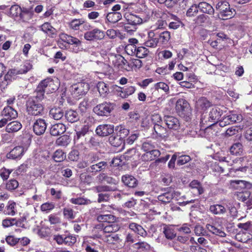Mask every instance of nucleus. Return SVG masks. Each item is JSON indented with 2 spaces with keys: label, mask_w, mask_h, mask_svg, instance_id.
<instances>
[{
  "label": "nucleus",
  "mask_w": 252,
  "mask_h": 252,
  "mask_svg": "<svg viewBox=\"0 0 252 252\" xmlns=\"http://www.w3.org/2000/svg\"><path fill=\"white\" fill-rule=\"evenodd\" d=\"M116 63L115 66H123L126 70H136L142 66V62L139 59H133L129 63H128L126 60L122 56L118 55L115 57Z\"/></svg>",
  "instance_id": "f257e3e1"
},
{
  "label": "nucleus",
  "mask_w": 252,
  "mask_h": 252,
  "mask_svg": "<svg viewBox=\"0 0 252 252\" xmlns=\"http://www.w3.org/2000/svg\"><path fill=\"white\" fill-rule=\"evenodd\" d=\"M217 10L219 11L218 16L222 20H226L231 18L234 14L235 10L230 7L226 1H219L216 6Z\"/></svg>",
  "instance_id": "f03ea898"
},
{
  "label": "nucleus",
  "mask_w": 252,
  "mask_h": 252,
  "mask_svg": "<svg viewBox=\"0 0 252 252\" xmlns=\"http://www.w3.org/2000/svg\"><path fill=\"white\" fill-rule=\"evenodd\" d=\"M8 14L15 20L23 22H27L31 18V14L27 10L23 11L18 5H12Z\"/></svg>",
  "instance_id": "7ed1b4c3"
},
{
  "label": "nucleus",
  "mask_w": 252,
  "mask_h": 252,
  "mask_svg": "<svg viewBox=\"0 0 252 252\" xmlns=\"http://www.w3.org/2000/svg\"><path fill=\"white\" fill-rule=\"evenodd\" d=\"M26 106L28 113L34 116L40 115L44 109L41 102L35 98H29Z\"/></svg>",
  "instance_id": "20e7f679"
},
{
  "label": "nucleus",
  "mask_w": 252,
  "mask_h": 252,
  "mask_svg": "<svg viewBox=\"0 0 252 252\" xmlns=\"http://www.w3.org/2000/svg\"><path fill=\"white\" fill-rule=\"evenodd\" d=\"M222 114V111L220 108L217 107L212 108L209 112L208 117L206 115H202L200 119V123L202 125L207 124L208 122H212L213 124H216L218 122L220 117Z\"/></svg>",
  "instance_id": "39448f33"
},
{
  "label": "nucleus",
  "mask_w": 252,
  "mask_h": 252,
  "mask_svg": "<svg viewBox=\"0 0 252 252\" xmlns=\"http://www.w3.org/2000/svg\"><path fill=\"white\" fill-rule=\"evenodd\" d=\"M114 104L109 102H103L94 107V112L99 116H108L114 109Z\"/></svg>",
  "instance_id": "423d86ee"
},
{
  "label": "nucleus",
  "mask_w": 252,
  "mask_h": 252,
  "mask_svg": "<svg viewBox=\"0 0 252 252\" xmlns=\"http://www.w3.org/2000/svg\"><path fill=\"white\" fill-rule=\"evenodd\" d=\"M242 120V116L241 114H237L234 111H230L229 114L219 122V125L221 127H224L230 124L241 122Z\"/></svg>",
  "instance_id": "0eeeda50"
},
{
  "label": "nucleus",
  "mask_w": 252,
  "mask_h": 252,
  "mask_svg": "<svg viewBox=\"0 0 252 252\" xmlns=\"http://www.w3.org/2000/svg\"><path fill=\"white\" fill-rule=\"evenodd\" d=\"M89 89V85L85 82H79L71 86L70 91L74 97L85 94Z\"/></svg>",
  "instance_id": "6e6552de"
},
{
  "label": "nucleus",
  "mask_w": 252,
  "mask_h": 252,
  "mask_svg": "<svg viewBox=\"0 0 252 252\" xmlns=\"http://www.w3.org/2000/svg\"><path fill=\"white\" fill-rule=\"evenodd\" d=\"M105 32L95 28L94 29L86 32L84 34V38L88 41H96L104 38Z\"/></svg>",
  "instance_id": "1a4fd4ad"
},
{
  "label": "nucleus",
  "mask_w": 252,
  "mask_h": 252,
  "mask_svg": "<svg viewBox=\"0 0 252 252\" xmlns=\"http://www.w3.org/2000/svg\"><path fill=\"white\" fill-rule=\"evenodd\" d=\"M176 109L181 116L187 115L190 112V108L188 102L184 98L179 99L176 104Z\"/></svg>",
  "instance_id": "9d476101"
},
{
  "label": "nucleus",
  "mask_w": 252,
  "mask_h": 252,
  "mask_svg": "<svg viewBox=\"0 0 252 252\" xmlns=\"http://www.w3.org/2000/svg\"><path fill=\"white\" fill-rule=\"evenodd\" d=\"M206 229L210 232L221 237H224L226 236L222 227L216 222H213L212 223H208L206 225Z\"/></svg>",
  "instance_id": "9b49d317"
},
{
  "label": "nucleus",
  "mask_w": 252,
  "mask_h": 252,
  "mask_svg": "<svg viewBox=\"0 0 252 252\" xmlns=\"http://www.w3.org/2000/svg\"><path fill=\"white\" fill-rule=\"evenodd\" d=\"M114 131V126L109 124L100 125L97 126L95 132L99 136H106Z\"/></svg>",
  "instance_id": "f8f14e48"
},
{
  "label": "nucleus",
  "mask_w": 252,
  "mask_h": 252,
  "mask_svg": "<svg viewBox=\"0 0 252 252\" xmlns=\"http://www.w3.org/2000/svg\"><path fill=\"white\" fill-rule=\"evenodd\" d=\"M26 151V149L23 146H16L11 150L6 156L8 158L10 159H20Z\"/></svg>",
  "instance_id": "ddd939ff"
},
{
  "label": "nucleus",
  "mask_w": 252,
  "mask_h": 252,
  "mask_svg": "<svg viewBox=\"0 0 252 252\" xmlns=\"http://www.w3.org/2000/svg\"><path fill=\"white\" fill-rule=\"evenodd\" d=\"M164 119L168 128L173 130H177L179 129L180 124L177 118L172 116H165Z\"/></svg>",
  "instance_id": "4468645a"
},
{
  "label": "nucleus",
  "mask_w": 252,
  "mask_h": 252,
  "mask_svg": "<svg viewBox=\"0 0 252 252\" xmlns=\"http://www.w3.org/2000/svg\"><path fill=\"white\" fill-rule=\"evenodd\" d=\"M1 115L10 121L16 119L18 116V113L11 106H7L4 107L1 112Z\"/></svg>",
  "instance_id": "2eb2a0df"
},
{
  "label": "nucleus",
  "mask_w": 252,
  "mask_h": 252,
  "mask_svg": "<svg viewBox=\"0 0 252 252\" xmlns=\"http://www.w3.org/2000/svg\"><path fill=\"white\" fill-rule=\"evenodd\" d=\"M46 127L45 121L42 119H38L34 123L33 130L36 135H40L45 132Z\"/></svg>",
  "instance_id": "dca6fc26"
},
{
  "label": "nucleus",
  "mask_w": 252,
  "mask_h": 252,
  "mask_svg": "<svg viewBox=\"0 0 252 252\" xmlns=\"http://www.w3.org/2000/svg\"><path fill=\"white\" fill-rule=\"evenodd\" d=\"M39 29L43 32L49 36L54 38L57 34V30L54 28L50 23L45 22L39 26Z\"/></svg>",
  "instance_id": "f3484780"
},
{
  "label": "nucleus",
  "mask_w": 252,
  "mask_h": 252,
  "mask_svg": "<svg viewBox=\"0 0 252 252\" xmlns=\"http://www.w3.org/2000/svg\"><path fill=\"white\" fill-rule=\"evenodd\" d=\"M89 126L84 125L80 130L76 131V135L74 137V141L75 144H79V141L82 143L85 139V135L89 132Z\"/></svg>",
  "instance_id": "a211bd4d"
},
{
  "label": "nucleus",
  "mask_w": 252,
  "mask_h": 252,
  "mask_svg": "<svg viewBox=\"0 0 252 252\" xmlns=\"http://www.w3.org/2000/svg\"><path fill=\"white\" fill-rule=\"evenodd\" d=\"M211 103L205 97L199 98L196 102L195 108L198 111L202 113L211 106Z\"/></svg>",
  "instance_id": "6ab92c4d"
},
{
  "label": "nucleus",
  "mask_w": 252,
  "mask_h": 252,
  "mask_svg": "<svg viewBox=\"0 0 252 252\" xmlns=\"http://www.w3.org/2000/svg\"><path fill=\"white\" fill-rule=\"evenodd\" d=\"M188 0H158L159 3H164L167 7H173L178 5L182 8H185L187 5Z\"/></svg>",
  "instance_id": "aec40b11"
},
{
  "label": "nucleus",
  "mask_w": 252,
  "mask_h": 252,
  "mask_svg": "<svg viewBox=\"0 0 252 252\" xmlns=\"http://www.w3.org/2000/svg\"><path fill=\"white\" fill-rule=\"evenodd\" d=\"M124 17L127 22L131 25L136 26L140 24L143 22V19L139 16L130 12H126L124 15Z\"/></svg>",
  "instance_id": "412c9836"
},
{
  "label": "nucleus",
  "mask_w": 252,
  "mask_h": 252,
  "mask_svg": "<svg viewBox=\"0 0 252 252\" xmlns=\"http://www.w3.org/2000/svg\"><path fill=\"white\" fill-rule=\"evenodd\" d=\"M54 85V81L51 78H47L42 81L38 85L37 88L43 90H45L46 92L50 91L51 89L53 91H55L57 89L58 87L55 88L52 87Z\"/></svg>",
  "instance_id": "4be33fe9"
},
{
  "label": "nucleus",
  "mask_w": 252,
  "mask_h": 252,
  "mask_svg": "<svg viewBox=\"0 0 252 252\" xmlns=\"http://www.w3.org/2000/svg\"><path fill=\"white\" fill-rule=\"evenodd\" d=\"M66 130V126L63 123H57L52 126L50 133L52 135L57 136L63 134Z\"/></svg>",
  "instance_id": "5701e85b"
},
{
  "label": "nucleus",
  "mask_w": 252,
  "mask_h": 252,
  "mask_svg": "<svg viewBox=\"0 0 252 252\" xmlns=\"http://www.w3.org/2000/svg\"><path fill=\"white\" fill-rule=\"evenodd\" d=\"M230 186L236 189H250L252 187V184L244 180H232L230 182Z\"/></svg>",
  "instance_id": "b1692460"
},
{
  "label": "nucleus",
  "mask_w": 252,
  "mask_h": 252,
  "mask_svg": "<svg viewBox=\"0 0 252 252\" xmlns=\"http://www.w3.org/2000/svg\"><path fill=\"white\" fill-rule=\"evenodd\" d=\"M18 74H21L20 71L16 69H12L8 70L4 76L3 84L7 86L12 80L14 79Z\"/></svg>",
  "instance_id": "393cba45"
},
{
  "label": "nucleus",
  "mask_w": 252,
  "mask_h": 252,
  "mask_svg": "<svg viewBox=\"0 0 252 252\" xmlns=\"http://www.w3.org/2000/svg\"><path fill=\"white\" fill-rule=\"evenodd\" d=\"M129 228L135 233H136L143 237H145L147 235L146 231L143 228V227L135 222L130 223L129 224Z\"/></svg>",
  "instance_id": "a878e982"
},
{
  "label": "nucleus",
  "mask_w": 252,
  "mask_h": 252,
  "mask_svg": "<svg viewBox=\"0 0 252 252\" xmlns=\"http://www.w3.org/2000/svg\"><path fill=\"white\" fill-rule=\"evenodd\" d=\"M238 199L245 202L248 206L252 205V197L251 196L250 192L248 191H242L237 194Z\"/></svg>",
  "instance_id": "bb28decb"
},
{
  "label": "nucleus",
  "mask_w": 252,
  "mask_h": 252,
  "mask_svg": "<svg viewBox=\"0 0 252 252\" xmlns=\"http://www.w3.org/2000/svg\"><path fill=\"white\" fill-rule=\"evenodd\" d=\"M155 33L153 31H150L148 32V37L147 40L145 42V45L148 47L155 48L158 43V40L157 38L154 37Z\"/></svg>",
  "instance_id": "cd10ccee"
},
{
  "label": "nucleus",
  "mask_w": 252,
  "mask_h": 252,
  "mask_svg": "<svg viewBox=\"0 0 252 252\" xmlns=\"http://www.w3.org/2000/svg\"><path fill=\"white\" fill-rule=\"evenodd\" d=\"M60 39L64 42L68 44V45H71L78 43L81 41L76 37L69 35L64 33H62L60 34Z\"/></svg>",
  "instance_id": "c85d7f7f"
},
{
  "label": "nucleus",
  "mask_w": 252,
  "mask_h": 252,
  "mask_svg": "<svg viewBox=\"0 0 252 252\" xmlns=\"http://www.w3.org/2000/svg\"><path fill=\"white\" fill-rule=\"evenodd\" d=\"M22 124L18 121H13L8 123L5 127V131L8 133L17 132L22 128Z\"/></svg>",
  "instance_id": "c756f323"
},
{
  "label": "nucleus",
  "mask_w": 252,
  "mask_h": 252,
  "mask_svg": "<svg viewBox=\"0 0 252 252\" xmlns=\"http://www.w3.org/2000/svg\"><path fill=\"white\" fill-rule=\"evenodd\" d=\"M17 212V205L13 201H9L5 207L3 213L9 216H14Z\"/></svg>",
  "instance_id": "7c9ffc66"
},
{
  "label": "nucleus",
  "mask_w": 252,
  "mask_h": 252,
  "mask_svg": "<svg viewBox=\"0 0 252 252\" xmlns=\"http://www.w3.org/2000/svg\"><path fill=\"white\" fill-rule=\"evenodd\" d=\"M160 155V152L158 150H152L143 154L142 159L144 161L154 160Z\"/></svg>",
  "instance_id": "2f4dec72"
},
{
  "label": "nucleus",
  "mask_w": 252,
  "mask_h": 252,
  "mask_svg": "<svg viewBox=\"0 0 252 252\" xmlns=\"http://www.w3.org/2000/svg\"><path fill=\"white\" fill-rule=\"evenodd\" d=\"M122 180L125 185L130 188H134L137 185V180L131 175H124Z\"/></svg>",
  "instance_id": "473e14b6"
},
{
  "label": "nucleus",
  "mask_w": 252,
  "mask_h": 252,
  "mask_svg": "<svg viewBox=\"0 0 252 252\" xmlns=\"http://www.w3.org/2000/svg\"><path fill=\"white\" fill-rule=\"evenodd\" d=\"M189 187L192 191L197 195H200L204 192V189L201 184L197 180H193L189 184Z\"/></svg>",
  "instance_id": "72a5a7b5"
},
{
  "label": "nucleus",
  "mask_w": 252,
  "mask_h": 252,
  "mask_svg": "<svg viewBox=\"0 0 252 252\" xmlns=\"http://www.w3.org/2000/svg\"><path fill=\"white\" fill-rule=\"evenodd\" d=\"M99 243L98 240L91 237L86 236L84 237L82 246H88L90 247L99 248Z\"/></svg>",
  "instance_id": "f704fd0d"
},
{
  "label": "nucleus",
  "mask_w": 252,
  "mask_h": 252,
  "mask_svg": "<svg viewBox=\"0 0 252 252\" xmlns=\"http://www.w3.org/2000/svg\"><path fill=\"white\" fill-rule=\"evenodd\" d=\"M199 9L203 13L213 15L214 13V9L212 6L206 2H200L198 5Z\"/></svg>",
  "instance_id": "c9c22d12"
},
{
  "label": "nucleus",
  "mask_w": 252,
  "mask_h": 252,
  "mask_svg": "<svg viewBox=\"0 0 252 252\" xmlns=\"http://www.w3.org/2000/svg\"><path fill=\"white\" fill-rule=\"evenodd\" d=\"M49 115L53 119L59 120L63 117L64 112L61 108H53L50 110Z\"/></svg>",
  "instance_id": "e433bc0d"
},
{
  "label": "nucleus",
  "mask_w": 252,
  "mask_h": 252,
  "mask_svg": "<svg viewBox=\"0 0 252 252\" xmlns=\"http://www.w3.org/2000/svg\"><path fill=\"white\" fill-rule=\"evenodd\" d=\"M66 120L70 123H74L79 119V116L76 111L69 110L65 114Z\"/></svg>",
  "instance_id": "4c0bfd02"
},
{
  "label": "nucleus",
  "mask_w": 252,
  "mask_h": 252,
  "mask_svg": "<svg viewBox=\"0 0 252 252\" xmlns=\"http://www.w3.org/2000/svg\"><path fill=\"white\" fill-rule=\"evenodd\" d=\"M236 238L238 241L246 243L252 239V234L250 232L240 231L236 234Z\"/></svg>",
  "instance_id": "58836bf2"
},
{
  "label": "nucleus",
  "mask_w": 252,
  "mask_h": 252,
  "mask_svg": "<svg viewBox=\"0 0 252 252\" xmlns=\"http://www.w3.org/2000/svg\"><path fill=\"white\" fill-rule=\"evenodd\" d=\"M107 163L105 161H101L96 164H93L90 166L89 170L91 172H96L100 171L106 168Z\"/></svg>",
  "instance_id": "ea45409f"
},
{
  "label": "nucleus",
  "mask_w": 252,
  "mask_h": 252,
  "mask_svg": "<svg viewBox=\"0 0 252 252\" xmlns=\"http://www.w3.org/2000/svg\"><path fill=\"white\" fill-rule=\"evenodd\" d=\"M96 220L99 222H108L110 223L115 221L116 217L109 214L106 215H98L96 217Z\"/></svg>",
  "instance_id": "a19ab883"
},
{
  "label": "nucleus",
  "mask_w": 252,
  "mask_h": 252,
  "mask_svg": "<svg viewBox=\"0 0 252 252\" xmlns=\"http://www.w3.org/2000/svg\"><path fill=\"white\" fill-rule=\"evenodd\" d=\"M113 223L109 224L104 227L103 229V232L105 233H114L118 231L120 228L118 223L113 222Z\"/></svg>",
  "instance_id": "79ce46f5"
},
{
  "label": "nucleus",
  "mask_w": 252,
  "mask_h": 252,
  "mask_svg": "<svg viewBox=\"0 0 252 252\" xmlns=\"http://www.w3.org/2000/svg\"><path fill=\"white\" fill-rule=\"evenodd\" d=\"M120 12H109L106 16L107 20L110 23H116L122 19Z\"/></svg>",
  "instance_id": "37998d69"
},
{
  "label": "nucleus",
  "mask_w": 252,
  "mask_h": 252,
  "mask_svg": "<svg viewBox=\"0 0 252 252\" xmlns=\"http://www.w3.org/2000/svg\"><path fill=\"white\" fill-rule=\"evenodd\" d=\"M211 212L215 215H221L224 214L226 209L224 206L219 204L211 205L209 209Z\"/></svg>",
  "instance_id": "c03bdc74"
},
{
  "label": "nucleus",
  "mask_w": 252,
  "mask_h": 252,
  "mask_svg": "<svg viewBox=\"0 0 252 252\" xmlns=\"http://www.w3.org/2000/svg\"><path fill=\"white\" fill-rule=\"evenodd\" d=\"M163 233L165 237L168 239H172L176 235L175 229L171 226H165L164 227Z\"/></svg>",
  "instance_id": "a18cd8bd"
},
{
  "label": "nucleus",
  "mask_w": 252,
  "mask_h": 252,
  "mask_svg": "<svg viewBox=\"0 0 252 252\" xmlns=\"http://www.w3.org/2000/svg\"><path fill=\"white\" fill-rule=\"evenodd\" d=\"M133 248L139 252H146L150 250V245L145 242H139L133 245Z\"/></svg>",
  "instance_id": "49530a36"
},
{
  "label": "nucleus",
  "mask_w": 252,
  "mask_h": 252,
  "mask_svg": "<svg viewBox=\"0 0 252 252\" xmlns=\"http://www.w3.org/2000/svg\"><path fill=\"white\" fill-rule=\"evenodd\" d=\"M230 152L234 155H240L243 152V146L241 143L238 142L234 144L230 148Z\"/></svg>",
  "instance_id": "de8ad7c7"
},
{
  "label": "nucleus",
  "mask_w": 252,
  "mask_h": 252,
  "mask_svg": "<svg viewBox=\"0 0 252 252\" xmlns=\"http://www.w3.org/2000/svg\"><path fill=\"white\" fill-rule=\"evenodd\" d=\"M97 88L100 95L104 97L109 92V88L103 82H99L97 84Z\"/></svg>",
  "instance_id": "09e8293b"
},
{
  "label": "nucleus",
  "mask_w": 252,
  "mask_h": 252,
  "mask_svg": "<svg viewBox=\"0 0 252 252\" xmlns=\"http://www.w3.org/2000/svg\"><path fill=\"white\" fill-rule=\"evenodd\" d=\"M70 202L76 205H88L92 203V201L85 197L72 198L70 199Z\"/></svg>",
  "instance_id": "8fccbe9b"
},
{
  "label": "nucleus",
  "mask_w": 252,
  "mask_h": 252,
  "mask_svg": "<svg viewBox=\"0 0 252 252\" xmlns=\"http://www.w3.org/2000/svg\"><path fill=\"white\" fill-rule=\"evenodd\" d=\"M109 141L110 144L114 147H119L124 142L123 139L118 135L114 136L112 135L109 138Z\"/></svg>",
  "instance_id": "3c124183"
},
{
  "label": "nucleus",
  "mask_w": 252,
  "mask_h": 252,
  "mask_svg": "<svg viewBox=\"0 0 252 252\" xmlns=\"http://www.w3.org/2000/svg\"><path fill=\"white\" fill-rule=\"evenodd\" d=\"M158 199L161 202L164 203H169L172 199V192L171 191H167L162 193L158 196Z\"/></svg>",
  "instance_id": "603ef678"
},
{
  "label": "nucleus",
  "mask_w": 252,
  "mask_h": 252,
  "mask_svg": "<svg viewBox=\"0 0 252 252\" xmlns=\"http://www.w3.org/2000/svg\"><path fill=\"white\" fill-rule=\"evenodd\" d=\"M170 37V32L168 31H164L159 34V38L158 39V42L165 44L169 41Z\"/></svg>",
  "instance_id": "864d4df0"
},
{
  "label": "nucleus",
  "mask_w": 252,
  "mask_h": 252,
  "mask_svg": "<svg viewBox=\"0 0 252 252\" xmlns=\"http://www.w3.org/2000/svg\"><path fill=\"white\" fill-rule=\"evenodd\" d=\"M64 244L67 246H72L76 242V237L75 235L70 233L64 234Z\"/></svg>",
  "instance_id": "5fc2aeb1"
},
{
  "label": "nucleus",
  "mask_w": 252,
  "mask_h": 252,
  "mask_svg": "<svg viewBox=\"0 0 252 252\" xmlns=\"http://www.w3.org/2000/svg\"><path fill=\"white\" fill-rule=\"evenodd\" d=\"M65 158L66 155L62 150H56L53 156V158L56 162L62 161Z\"/></svg>",
  "instance_id": "6e6d98bb"
},
{
  "label": "nucleus",
  "mask_w": 252,
  "mask_h": 252,
  "mask_svg": "<svg viewBox=\"0 0 252 252\" xmlns=\"http://www.w3.org/2000/svg\"><path fill=\"white\" fill-rule=\"evenodd\" d=\"M154 129L157 135L160 137L165 136L166 129L159 124H156L154 126Z\"/></svg>",
  "instance_id": "4d7b16f0"
},
{
  "label": "nucleus",
  "mask_w": 252,
  "mask_h": 252,
  "mask_svg": "<svg viewBox=\"0 0 252 252\" xmlns=\"http://www.w3.org/2000/svg\"><path fill=\"white\" fill-rule=\"evenodd\" d=\"M177 154V164L179 165H182L188 162H189L191 160L190 157L188 155H180V153H178Z\"/></svg>",
  "instance_id": "13d9d810"
},
{
  "label": "nucleus",
  "mask_w": 252,
  "mask_h": 252,
  "mask_svg": "<svg viewBox=\"0 0 252 252\" xmlns=\"http://www.w3.org/2000/svg\"><path fill=\"white\" fill-rule=\"evenodd\" d=\"M111 206L109 205H102L101 208L96 209V217L98 215H106L108 212H111Z\"/></svg>",
  "instance_id": "bf43d9fd"
},
{
  "label": "nucleus",
  "mask_w": 252,
  "mask_h": 252,
  "mask_svg": "<svg viewBox=\"0 0 252 252\" xmlns=\"http://www.w3.org/2000/svg\"><path fill=\"white\" fill-rule=\"evenodd\" d=\"M85 21L83 19H75L72 20L70 23V27L73 30H76L79 29L80 25L83 24Z\"/></svg>",
  "instance_id": "052dcab7"
},
{
  "label": "nucleus",
  "mask_w": 252,
  "mask_h": 252,
  "mask_svg": "<svg viewBox=\"0 0 252 252\" xmlns=\"http://www.w3.org/2000/svg\"><path fill=\"white\" fill-rule=\"evenodd\" d=\"M148 50L144 47H138L136 49V56L138 58L145 57L148 54Z\"/></svg>",
  "instance_id": "680f3d73"
},
{
  "label": "nucleus",
  "mask_w": 252,
  "mask_h": 252,
  "mask_svg": "<svg viewBox=\"0 0 252 252\" xmlns=\"http://www.w3.org/2000/svg\"><path fill=\"white\" fill-rule=\"evenodd\" d=\"M70 142L69 137L66 135H63L57 139L56 143L59 146H66Z\"/></svg>",
  "instance_id": "e2e57ef3"
},
{
  "label": "nucleus",
  "mask_w": 252,
  "mask_h": 252,
  "mask_svg": "<svg viewBox=\"0 0 252 252\" xmlns=\"http://www.w3.org/2000/svg\"><path fill=\"white\" fill-rule=\"evenodd\" d=\"M135 91V88L133 86H129L122 91L121 95L123 97H126L133 94Z\"/></svg>",
  "instance_id": "0e129e2a"
},
{
  "label": "nucleus",
  "mask_w": 252,
  "mask_h": 252,
  "mask_svg": "<svg viewBox=\"0 0 252 252\" xmlns=\"http://www.w3.org/2000/svg\"><path fill=\"white\" fill-rule=\"evenodd\" d=\"M116 130L118 131V133L119 134L118 136L121 137L122 139L127 136L129 132L128 129L126 128L124 126L121 125L117 127Z\"/></svg>",
  "instance_id": "69168bd1"
},
{
  "label": "nucleus",
  "mask_w": 252,
  "mask_h": 252,
  "mask_svg": "<svg viewBox=\"0 0 252 252\" xmlns=\"http://www.w3.org/2000/svg\"><path fill=\"white\" fill-rule=\"evenodd\" d=\"M198 6L196 4L192 5L187 10L186 15L188 17L195 16L198 11Z\"/></svg>",
  "instance_id": "338daca9"
},
{
  "label": "nucleus",
  "mask_w": 252,
  "mask_h": 252,
  "mask_svg": "<svg viewBox=\"0 0 252 252\" xmlns=\"http://www.w3.org/2000/svg\"><path fill=\"white\" fill-rule=\"evenodd\" d=\"M238 227L241 229V231H252V224L249 221L246 223H240L238 224Z\"/></svg>",
  "instance_id": "774afa93"
}]
</instances>
